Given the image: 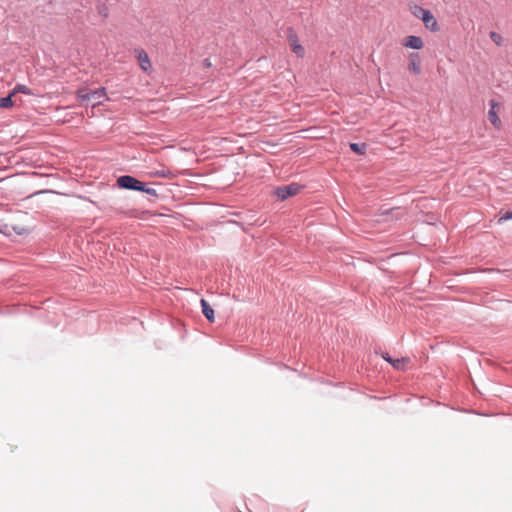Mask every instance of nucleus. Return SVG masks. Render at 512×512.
I'll return each instance as SVG.
<instances>
[{"label": "nucleus", "instance_id": "nucleus-20", "mask_svg": "<svg viewBox=\"0 0 512 512\" xmlns=\"http://www.w3.org/2000/svg\"><path fill=\"white\" fill-rule=\"evenodd\" d=\"M0 233H2L4 235H9L10 234V227H9V225L4 224V223H0Z\"/></svg>", "mask_w": 512, "mask_h": 512}, {"label": "nucleus", "instance_id": "nucleus-11", "mask_svg": "<svg viewBox=\"0 0 512 512\" xmlns=\"http://www.w3.org/2000/svg\"><path fill=\"white\" fill-rule=\"evenodd\" d=\"M200 304H201L202 314L205 316V318L209 322H214V320H215L214 310L211 307V305L205 299H201Z\"/></svg>", "mask_w": 512, "mask_h": 512}, {"label": "nucleus", "instance_id": "nucleus-4", "mask_svg": "<svg viewBox=\"0 0 512 512\" xmlns=\"http://www.w3.org/2000/svg\"><path fill=\"white\" fill-rule=\"evenodd\" d=\"M302 188V185L293 182L288 185L276 187L274 190V195L277 196L280 201H285L288 198L297 195L302 190Z\"/></svg>", "mask_w": 512, "mask_h": 512}, {"label": "nucleus", "instance_id": "nucleus-9", "mask_svg": "<svg viewBox=\"0 0 512 512\" xmlns=\"http://www.w3.org/2000/svg\"><path fill=\"white\" fill-rule=\"evenodd\" d=\"M135 53L141 69L147 72L151 68L148 54L143 49H135Z\"/></svg>", "mask_w": 512, "mask_h": 512}, {"label": "nucleus", "instance_id": "nucleus-6", "mask_svg": "<svg viewBox=\"0 0 512 512\" xmlns=\"http://www.w3.org/2000/svg\"><path fill=\"white\" fill-rule=\"evenodd\" d=\"M421 57L418 52H411L408 55V70L414 75L421 73Z\"/></svg>", "mask_w": 512, "mask_h": 512}, {"label": "nucleus", "instance_id": "nucleus-21", "mask_svg": "<svg viewBox=\"0 0 512 512\" xmlns=\"http://www.w3.org/2000/svg\"><path fill=\"white\" fill-rule=\"evenodd\" d=\"M395 209H390V210H386L385 212H383V214H390L394 211Z\"/></svg>", "mask_w": 512, "mask_h": 512}, {"label": "nucleus", "instance_id": "nucleus-12", "mask_svg": "<svg viewBox=\"0 0 512 512\" xmlns=\"http://www.w3.org/2000/svg\"><path fill=\"white\" fill-rule=\"evenodd\" d=\"M10 92H11V95H13V96L18 93H22V94L29 95V96L34 95V93L32 92V90L29 87H27L24 84H19V83L16 84Z\"/></svg>", "mask_w": 512, "mask_h": 512}, {"label": "nucleus", "instance_id": "nucleus-1", "mask_svg": "<svg viewBox=\"0 0 512 512\" xmlns=\"http://www.w3.org/2000/svg\"><path fill=\"white\" fill-rule=\"evenodd\" d=\"M77 99L86 107H95L108 98L106 94V88L99 87L91 91H88L86 88L79 89L77 91Z\"/></svg>", "mask_w": 512, "mask_h": 512}, {"label": "nucleus", "instance_id": "nucleus-16", "mask_svg": "<svg viewBox=\"0 0 512 512\" xmlns=\"http://www.w3.org/2000/svg\"><path fill=\"white\" fill-rule=\"evenodd\" d=\"M140 192L146 193L149 196H152L154 198H158V193L154 188H150L147 186V184L144 182V187L140 190Z\"/></svg>", "mask_w": 512, "mask_h": 512}, {"label": "nucleus", "instance_id": "nucleus-3", "mask_svg": "<svg viewBox=\"0 0 512 512\" xmlns=\"http://www.w3.org/2000/svg\"><path fill=\"white\" fill-rule=\"evenodd\" d=\"M116 184L119 189L128 191H137L144 187V182L137 179L135 176L125 174L116 179Z\"/></svg>", "mask_w": 512, "mask_h": 512}, {"label": "nucleus", "instance_id": "nucleus-13", "mask_svg": "<svg viewBox=\"0 0 512 512\" xmlns=\"http://www.w3.org/2000/svg\"><path fill=\"white\" fill-rule=\"evenodd\" d=\"M349 147L352 152H354L357 155H364L367 151V144L366 143H349Z\"/></svg>", "mask_w": 512, "mask_h": 512}, {"label": "nucleus", "instance_id": "nucleus-2", "mask_svg": "<svg viewBox=\"0 0 512 512\" xmlns=\"http://www.w3.org/2000/svg\"><path fill=\"white\" fill-rule=\"evenodd\" d=\"M412 14L416 18L421 19L422 22L424 23L425 27L428 30H430L431 32L439 31L438 22L430 10L423 8L421 6L415 5L413 7Z\"/></svg>", "mask_w": 512, "mask_h": 512}, {"label": "nucleus", "instance_id": "nucleus-8", "mask_svg": "<svg viewBox=\"0 0 512 512\" xmlns=\"http://www.w3.org/2000/svg\"><path fill=\"white\" fill-rule=\"evenodd\" d=\"M403 46L413 50H420L424 47V42L417 35H409L404 39Z\"/></svg>", "mask_w": 512, "mask_h": 512}, {"label": "nucleus", "instance_id": "nucleus-7", "mask_svg": "<svg viewBox=\"0 0 512 512\" xmlns=\"http://www.w3.org/2000/svg\"><path fill=\"white\" fill-rule=\"evenodd\" d=\"M381 357L397 370H404L405 365L410 362V359L408 357L394 359L387 352L382 353Z\"/></svg>", "mask_w": 512, "mask_h": 512}, {"label": "nucleus", "instance_id": "nucleus-19", "mask_svg": "<svg viewBox=\"0 0 512 512\" xmlns=\"http://www.w3.org/2000/svg\"><path fill=\"white\" fill-rule=\"evenodd\" d=\"M512 220V211L501 212V216L499 218V223Z\"/></svg>", "mask_w": 512, "mask_h": 512}, {"label": "nucleus", "instance_id": "nucleus-18", "mask_svg": "<svg viewBox=\"0 0 512 512\" xmlns=\"http://www.w3.org/2000/svg\"><path fill=\"white\" fill-rule=\"evenodd\" d=\"M98 14L102 17L106 18L108 17L109 10L108 7L105 4H99L97 7Z\"/></svg>", "mask_w": 512, "mask_h": 512}, {"label": "nucleus", "instance_id": "nucleus-14", "mask_svg": "<svg viewBox=\"0 0 512 512\" xmlns=\"http://www.w3.org/2000/svg\"><path fill=\"white\" fill-rule=\"evenodd\" d=\"M12 98L13 95H11V92L4 97H0V108H12L14 106Z\"/></svg>", "mask_w": 512, "mask_h": 512}, {"label": "nucleus", "instance_id": "nucleus-22", "mask_svg": "<svg viewBox=\"0 0 512 512\" xmlns=\"http://www.w3.org/2000/svg\"><path fill=\"white\" fill-rule=\"evenodd\" d=\"M205 65H208V66L210 65V63L208 62L207 59L205 60Z\"/></svg>", "mask_w": 512, "mask_h": 512}, {"label": "nucleus", "instance_id": "nucleus-5", "mask_svg": "<svg viewBox=\"0 0 512 512\" xmlns=\"http://www.w3.org/2000/svg\"><path fill=\"white\" fill-rule=\"evenodd\" d=\"M286 34L292 52L295 53L297 57H303L305 49L300 44L296 31L292 27H288Z\"/></svg>", "mask_w": 512, "mask_h": 512}, {"label": "nucleus", "instance_id": "nucleus-17", "mask_svg": "<svg viewBox=\"0 0 512 512\" xmlns=\"http://www.w3.org/2000/svg\"><path fill=\"white\" fill-rule=\"evenodd\" d=\"M490 38L491 40L497 45V46H501L502 45V42H503V38L500 34H498L497 32H494V31H491L490 32Z\"/></svg>", "mask_w": 512, "mask_h": 512}, {"label": "nucleus", "instance_id": "nucleus-10", "mask_svg": "<svg viewBox=\"0 0 512 512\" xmlns=\"http://www.w3.org/2000/svg\"><path fill=\"white\" fill-rule=\"evenodd\" d=\"M490 109L488 111V120L493 124L494 127L499 128L501 121L497 115L496 107L498 103L495 100H490Z\"/></svg>", "mask_w": 512, "mask_h": 512}, {"label": "nucleus", "instance_id": "nucleus-15", "mask_svg": "<svg viewBox=\"0 0 512 512\" xmlns=\"http://www.w3.org/2000/svg\"><path fill=\"white\" fill-rule=\"evenodd\" d=\"M153 176H156V177H161V178H173L174 177V174L172 171L168 170V169H161V170H156L152 173Z\"/></svg>", "mask_w": 512, "mask_h": 512}]
</instances>
